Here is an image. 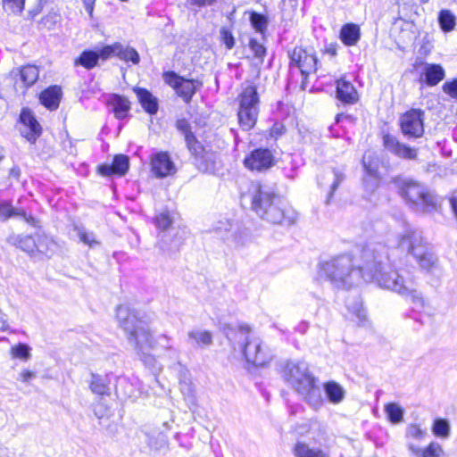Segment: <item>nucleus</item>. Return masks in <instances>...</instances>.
<instances>
[{"instance_id":"0e129e2a","label":"nucleus","mask_w":457,"mask_h":457,"mask_svg":"<svg viewBox=\"0 0 457 457\" xmlns=\"http://www.w3.org/2000/svg\"><path fill=\"white\" fill-rule=\"evenodd\" d=\"M216 0H192V3L197 6L212 5Z\"/></svg>"},{"instance_id":"423d86ee","label":"nucleus","mask_w":457,"mask_h":457,"mask_svg":"<svg viewBox=\"0 0 457 457\" xmlns=\"http://www.w3.org/2000/svg\"><path fill=\"white\" fill-rule=\"evenodd\" d=\"M398 188L401 196L415 212L432 213L441 208L439 197L422 184L411 179H403L399 182Z\"/></svg>"},{"instance_id":"e2e57ef3","label":"nucleus","mask_w":457,"mask_h":457,"mask_svg":"<svg viewBox=\"0 0 457 457\" xmlns=\"http://www.w3.org/2000/svg\"><path fill=\"white\" fill-rule=\"evenodd\" d=\"M82 1L84 4V6H85V10L89 14V16H92L93 11H94L95 0H82Z\"/></svg>"},{"instance_id":"69168bd1","label":"nucleus","mask_w":457,"mask_h":457,"mask_svg":"<svg viewBox=\"0 0 457 457\" xmlns=\"http://www.w3.org/2000/svg\"><path fill=\"white\" fill-rule=\"evenodd\" d=\"M9 328V325H8V322H7V320L5 319V317L4 315H0V330L2 331H5L7 330Z\"/></svg>"},{"instance_id":"6e6552de","label":"nucleus","mask_w":457,"mask_h":457,"mask_svg":"<svg viewBox=\"0 0 457 457\" xmlns=\"http://www.w3.org/2000/svg\"><path fill=\"white\" fill-rule=\"evenodd\" d=\"M259 96L255 86L245 87L239 95V109L237 112L240 127L244 130L252 129L259 114Z\"/></svg>"},{"instance_id":"dca6fc26","label":"nucleus","mask_w":457,"mask_h":457,"mask_svg":"<svg viewBox=\"0 0 457 457\" xmlns=\"http://www.w3.org/2000/svg\"><path fill=\"white\" fill-rule=\"evenodd\" d=\"M383 144L386 150L400 158L414 160L417 157L416 148H411L405 144L399 142L397 138L392 135H384Z\"/></svg>"},{"instance_id":"4c0bfd02","label":"nucleus","mask_w":457,"mask_h":457,"mask_svg":"<svg viewBox=\"0 0 457 457\" xmlns=\"http://www.w3.org/2000/svg\"><path fill=\"white\" fill-rule=\"evenodd\" d=\"M21 81L26 87L32 86L38 79L39 72L36 66L27 65L23 66L20 71Z\"/></svg>"},{"instance_id":"680f3d73","label":"nucleus","mask_w":457,"mask_h":457,"mask_svg":"<svg viewBox=\"0 0 457 457\" xmlns=\"http://www.w3.org/2000/svg\"><path fill=\"white\" fill-rule=\"evenodd\" d=\"M128 384H129V382L127 381V379H126L125 378H117V386H116V387H115V393H116V395H117L118 396H119V395H122L123 396H126V395H127V394H126V393H122V392H120V390L119 386H123V385H128Z\"/></svg>"},{"instance_id":"f3484780","label":"nucleus","mask_w":457,"mask_h":457,"mask_svg":"<svg viewBox=\"0 0 457 457\" xmlns=\"http://www.w3.org/2000/svg\"><path fill=\"white\" fill-rule=\"evenodd\" d=\"M129 167V157L124 154L115 155L112 164L104 163L98 166V172L104 177L113 174L123 176L127 173Z\"/></svg>"},{"instance_id":"f8f14e48","label":"nucleus","mask_w":457,"mask_h":457,"mask_svg":"<svg viewBox=\"0 0 457 457\" xmlns=\"http://www.w3.org/2000/svg\"><path fill=\"white\" fill-rule=\"evenodd\" d=\"M195 152L188 150L194 156V163L198 170L204 173L213 174L220 164L219 154L210 149L204 148L199 142V148L195 146Z\"/></svg>"},{"instance_id":"13d9d810","label":"nucleus","mask_w":457,"mask_h":457,"mask_svg":"<svg viewBox=\"0 0 457 457\" xmlns=\"http://www.w3.org/2000/svg\"><path fill=\"white\" fill-rule=\"evenodd\" d=\"M449 203L454 218L457 220V191L452 193V195L449 197Z\"/></svg>"},{"instance_id":"4468645a","label":"nucleus","mask_w":457,"mask_h":457,"mask_svg":"<svg viewBox=\"0 0 457 457\" xmlns=\"http://www.w3.org/2000/svg\"><path fill=\"white\" fill-rule=\"evenodd\" d=\"M245 167L252 170L262 171L270 168L274 163V157L267 148H259L251 153L244 161Z\"/></svg>"},{"instance_id":"f03ea898","label":"nucleus","mask_w":457,"mask_h":457,"mask_svg":"<svg viewBox=\"0 0 457 457\" xmlns=\"http://www.w3.org/2000/svg\"><path fill=\"white\" fill-rule=\"evenodd\" d=\"M116 318L120 327L125 332L129 343L136 353L154 350L159 341H165L166 343L170 341V337L164 334L155 338L150 330L147 321L145 320V316L128 305H119L117 307ZM162 346L170 351L176 358L179 357L177 349L169 344H165Z\"/></svg>"},{"instance_id":"052dcab7","label":"nucleus","mask_w":457,"mask_h":457,"mask_svg":"<svg viewBox=\"0 0 457 457\" xmlns=\"http://www.w3.org/2000/svg\"><path fill=\"white\" fill-rule=\"evenodd\" d=\"M21 379L22 382H29V379L33 378L36 377V373L33 372V371H30V370H23L21 373Z\"/></svg>"},{"instance_id":"09e8293b","label":"nucleus","mask_w":457,"mask_h":457,"mask_svg":"<svg viewBox=\"0 0 457 457\" xmlns=\"http://www.w3.org/2000/svg\"><path fill=\"white\" fill-rule=\"evenodd\" d=\"M17 211L9 202L0 201V220H6L12 216H16Z\"/></svg>"},{"instance_id":"58836bf2","label":"nucleus","mask_w":457,"mask_h":457,"mask_svg":"<svg viewBox=\"0 0 457 457\" xmlns=\"http://www.w3.org/2000/svg\"><path fill=\"white\" fill-rule=\"evenodd\" d=\"M385 412L390 422L394 424L400 423L403 420L404 411L398 403H389L386 404Z\"/></svg>"},{"instance_id":"de8ad7c7","label":"nucleus","mask_w":457,"mask_h":457,"mask_svg":"<svg viewBox=\"0 0 457 457\" xmlns=\"http://www.w3.org/2000/svg\"><path fill=\"white\" fill-rule=\"evenodd\" d=\"M333 174H334V180L331 184L330 191L328 194L326 204H329L331 198L333 197L335 191L337 190L338 186L341 184V182L345 179V175L340 170H333Z\"/></svg>"},{"instance_id":"0eeeda50","label":"nucleus","mask_w":457,"mask_h":457,"mask_svg":"<svg viewBox=\"0 0 457 457\" xmlns=\"http://www.w3.org/2000/svg\"><path fill=\"white\" fill-rule=\"evenodd\" d=\"M398 248L403 252L411 254L420 268L431 271L437 266V258L428 250L422 234L417 229H408L400 236L397 243Z\"/></svg>"},{"instance_id":"774afa93","label":"nucleus","mask_w":457,"mask_h":457,"mask_svg":"<svg viewBox=\"0 0 457 457\" xmlns=\"http://www.w3.org/2000/svg\"><path fill=\"white\" fill-rule=\"evenodd\" d=\"M349 115H345L343 113H339L336 116V122H340L343 119H350Z\"/></svg>"},{"instance_id":"473e14b6","label":"nucleus","mask_w":457,"mask_h":457,"mask_svg":"<svg viewBox=\"0 0 457 457\" xmlns=\"http://www.w3.org/2000/svg\"><path fill=\"white\" fill-rule=\"evenodd\" d=\"M55 243L45 235L36 237V253L50 257L54 252Z\"/></svg>"},{"instance_id":"a211bd4d","label":"nucleus","mask_w":457,"mask_h":457,"mask_svg":"<svg viewBox=\"0 0 457 457\" xmlns=\"http://www.w3.org/2000/svg\"><path fill=\"white\" fill-rule=\"evenodd\" d=\"M337 98L346 104H353L358 101V93L353 85L344 79L337 80Z\"/></svg>"},{"instance_id":"393cba45","label":"nucleus","mask_w":457,"mask_h":457,"mask_svg":"<svg viewBox=\"0 0 457 457\" xmlns=\"http://www.w3.org/2000/svg\"><path fill=\"white\" fill-rule=\"evenodd\" d=\"M109 104L112 107L114 116L119 120L126 118L130 109L129 101L120 95H112L109 99Z\"/></svg>"},{"instance_id":"7c9ffc66","label":"nucleus","mask_w":457,"mask_h":457,"mask_svg":"<svg viewBox=\"0 0 457 457\" xmlns=\"http://www.w3.org/2000/svg\"><path fill=\"white\" fill-rule=\"evenodd\" d=\"M409 449L417 457H440L443 453L441 445L435 442L429 444V445L424 450L410 444Z\"/></svg>"},{"instance_id":"c85d7f7f","label":"nucleus","mask_w":457,"mask_h":457,"mask_svg":"<svg viewBox=\"0 0 457 457\" xmlns=\"http://www.w3.org/2000/svg\"><path fill=\"white\" fill-rule=\"evenodd\" d=\"M324 391L328 401L333 404L340 403L345 398V389L335 381H328L325 383Z\"/></svg>"},{"instance_id":"412c9836","label":"nucleus","mask_w":457,"mask_h":457,"mask_svg":"<svg viewBox=\"0 0 457 457\" xmlns=\"http://www.w3.org/2000/svg\"><path fill=\"white\" fill-rule=\"evenodd\" d=\"M21 121L24 127L29 129V132L25 134V137L29 141H35L37 137L41 134V126L29 110H22L21 116Z\"/></svg>"},{"instance_id":"20e7f679","label":"nucleus","mask_w":457,"mask_h":457,"mask_svg":"<svg viewBox=\"0 0 457 457\" xmlns=\"http://www.w3.org/2000/svg\"><path fill=\"white\" fill-rule=\"evenodd\" d=\"M282 377L310 407L319 410L323 405L324 400L318 379L310 371L305 361H287Z\"/></svg>"},{"instance_id":"ddd939ff","label":"nucleus","mask_w":457,"mask_h":457,"mask_svg":"<svg viewBox=\"0 0 457 457\" xmlns=\"http://www.w3.org/2000/svg\"><path fill=\"white\" fill-rule=\"evenodd\" d=\"M151 170L158 179L172 176L177 172V168L170 154L165 151L156 152L151 156Z\"/></svg>"},{"instance_id":"cd10ccee","label":"nucleus","mask_w":457,"mask_h":457,"mask_svg":"<svg viewBox=\"0 0 457 457\" xmlns=\"http://www.w3.org/2000/svg\"><path fill=\"white\" fill-rule=\"evenodd\" d=\"M187 343L193 346H207L212 343V335L207 330L194 329L187 333Z\"/></svg>"},{"instance_id":"a19ab883","label":"nucleus","mask_w":457,"mask_h":457,"mask_svg":"<svg viewBox=\"0 0 457 457\" xmlns=\"http://www.w3.org/2000/svg\"><path fill=\"white\" fill-rule=\"evenodd\" d=\"M432 431L436 436L447 437L450 432L449 422L444 419H436L434 421Z\"/></svg>"},{"instance_id":"5fc2aeb1","label":"nucleus","mask_w":457,"mask_h":457,"mask_svg":"<svg viewBox=\"0 0 457 457\" xmlns=\"http://www.w3.org/2000/svg\"><path fill=\"white\" fill-rule=\"evenodd\" d=\"M155 224L159 228L166 229L171 224V219L167 212H162L155 218Z\"/></svg>"},{"instance_id":"bb28decb","label":"nucleus","mask_w":457,"mask_h":457,"mask_svg":"<svg viewBox=\"0 0 457 457\" xmlns=\"http://www.w3.org/2000/svg\"><path fill=\"white\" fill-rule=\"evenodd\" d=\"M292 452L295 457H329L323 450L320 448H311L308 444L297 441Z\"/></svg>"},{"instance_id":"2eb2a0df","label":"nucleus","mask_w":457,"mask_h":457,"mask_svg":"<svg viewBox=\"0 0 457 457\" xmlns=\"http://www.w3.org/2000/svg\"><path fill=\"white\" fill-rule=\"evenodd\" d=\"M362 165L367 173L363 180L364 186L367 189L373 191L379 182L378 158L371 153H365L362 157Z\"/></svg>"},{"instance_id":"6ab92c4d","label":"nucleus","mask_w":457,"mask_h":457,"mask_svg":"<svg viewBox=\"0 0 457 457\" xmlns=\"http://www.w3.org/2000/svg\"><path fill=\"white\" fill-rule=\"evenodd\" d=\"M62 88L59 86H51L39 95L40 103L47 109L53 111L59 107L62 98Z\"/></svg>"},{"instance_id":"f257e3e1","label":"nucleus","mask_w":457,"mask_h":457,"mask_svg":"<svg viewBox=\"0 0 457 457\" xmlns=\"http://www.w3.org/2000/svg\"><path fill=\"white\" fill-rule=\"evenodd\" d=\"M361 263L356 265L349 253L339 254L319 265V277L337 288H351L361 280L375 282L379 287L410 297L416 307H423L424 298L415 288L412 278H404L393 270L387 247L381 243L366 245L361 253Z\"/></svg>"},{"instance_id":"9b49d317","label":"nucleus","mask_w":457,"mask_h":457,"mask_svg":"<svg viewBox=\"0 0 457 457\" xmlns=\"http://www.w3.org/2000/svg\"><path fill=\"white\" fill-rule=\"evenodd\" d=\"M399 122L403 135L408 139L419 138L423 136L424 112L420 109L407 111L400 117Z\"/></svg>"},{"instance_id":"a18cd8bd","label":"nucleus","mask_w":457,"mask_h":457,"mask_svg":"<svg viewBox=\"0 0 457 457\" xmlns=\"http://www.w3.org/2000/svg\"><path fill=\"white\" fill-rule=\"evenodd\" d=\"M180 391L186 399L193 405H195V388L191 382V380H183L179 382Z\"/></svg>"},{"instance_id":"37998d69","label":"nucleus","mask_w":457,"mask_h":457,"mask_svg":"<svg viewBox=\"0 0 457 457\" xmlns=\"http://www.w3.org/2000/svg\"><path fill=\"white\" fill-rule=\"evenodd\" d=\"M151 350H145L142 353H137L139 359L142 361V362L149 368L154 372L160 371L161 367H159L157 364V361L155 357L150 353Z\"/></svg>"},{"instance_id":"49530a36","label":"nucleus","mask_w":457,"mask_h":457,"mask_svg":"<svg viewBox=\"0 0 457 457\" xmlns=\"http://www.w3.org/2000/svg\"><path fill=\"white\" fill-rule=\"evenodd\" d=\"M249 47L253 53L254 57L259 59L260 62L262 63L263 57L266 54V48L263 45L259 43L256 39L251 38L249 41Z\"/></svg>"},{"instance_id":"c03bdc74","label":"nucleus","mask_w":457,"mask_h":457,"mask_svg":"<svg viewBox=\"0 0 457 457\" xmlns=\"http://www.w3.org/2000/svg\"><path fill=\"white\" fill-rule=\"evenodd\" d=\"M5 12L20 14L24 9L25 0H2Z\"/></svg>"},{"instance_id":"603ef678","label":"nucleus","mask_w":457,"mask_h":457,"mask_svg":"<svg viewBox=\"0 0 457 457\" xmlns=\"http://www.w3.org/2000/svg\"><path fill=\"white\" fill-rule=\"evenodd\" d=\"M220 38H221L222 43L226 46V47L228 49H232L234 47L235 38H234L232 33L226 28H221Z\"/></svg>"},{"instance_id":"bf43d9fd","label":"nucleus","mask_w":457,"mask_h":457,"mask_svg":"<svg viewBox=\"0 0 457 457\" xmlns=\"http://www.w3.org/2000/svg\"><path fill=\"white\" fill-rule=\"evenodd\" d=\"M16 216H21L26 222H28L29 224H31L32 226H36L37 225L36 219L33 216H31V215H27V213L24 212H18L17 211Z\"/></svg>"},{"instance_id":"5701e85b","label":"nucleus","mask_w":457,"mask_h":457,"mask_svg":"<svg viewBox=\"0 0 457 457\" xmlns=\"http://www.w3.org/2000/svg\"><path fill=\"white\" fill-rule=\"evenodd\" d=\"M111 377L106 375L103 377L98 374H91V380L89 382V388L93 394L97 395H111Z\"/></svg>"},{"instance_id":"b1692460","label":"nucleus","mask_w":457,"mask_h":457,"mask_svg":"<svg viewBox=\"0 0 457 457\" xmlns=\"http://www.w3.org/2000/svg\"><path fill=\"white\" fill-rule=\"evenodd\" d=\"M177 129L184 135L187 148L195 152V146L199 148V141L191 130V125L186 119H179L176 122Z\"/></svg>"},{"instance_id":"79ce46f5","label":"nucleus","mask_w":457,"mask_h":457,"mask_svg":"<svg viewBox=\"0 0 457 457\" xmlns=\"http://www.w3.org/2000/svg\"><path fill=\"white\" fill-rule=\"evenodd\" d=\"M11 354L13 358L28 361L31 357L30 347L26 344L19 343L11 348Z\"/></svg>"},{"instance_id":"aec40b11","label":"nucleus","mask_w":457,"mask_h":457,"mask_svg":"<svg viewBox=\"0 0 457 457\" xmlns=\"http://www.w3.org/2000/svg\"><path fill=\"white\" fill-rule=\"evenodd\" d=\"M134 92L136 93L142 108L147 113L153 115L158 112V100L150 91L142 87H135Z\"/></svg>"},{"instance_id":"9d476101","label":"nucleus","mask_w":457,"mask_h":457,"mask_svg":"<svg viewBox=\"0 0 457 457\" xmlns=\"http://www.w3.org/2000/svg\"><path fill=\"white\" fill-rule=\"evenodd\" d=\"M288 57L290 68H297L304 77L317 71L318 58L312 49L295 46L288 51Z\"/></svg>"},{"instance_id":"3c124183","label":"nucleus","mask_w":457,"mask_h":457,"mask_svg":"<svg viewBox=\"0 0 457 457\" xmlns=\"http://www.w3.org/2000/svg\"><path fill=\"white\" fill-rule=\"evenodd\" d=\"M426 432L417 424H411L406 430V436L414 439L420 440L424 437Z\"/></svg>"},{"instance_id":"4be33fe9","label":"nucleus","mask_w":457,"mask_h":457,"mask_svg":"<svg viewBox=\"0 0 457 457\" xmlns=\"http://www.w3.org/2000/svg\"><path fill=\"white\" fill-rule=\"evenodd\" d=\"M424 81L428 86L437 85L445 77V71L440 64L425 63L423 70Z\"/></svg>"},{"instance_id":"c9c22d12","label":"nucleus","mask_w":457,"mask_h":457,"mask_svg":"<svg viewBox=\"0 0 457 457\" xmlns=\"http://www.w3.org/2000/svg\"><path fill=\"white\" fill-rule=\"evenodd\" d=\"M116 56L125 62L130 61L133 64H137L140 61L139 54L135 48L124 46L120 43H117Z\"/></svg>"},{"instance_id":"2f4dec72","label":"nucleus","mask_w":457,"mask_h":457,"mask_svg":"<svg viewBox=\"0 0 457 457\" xmlns=\"http://www.w3.org/2000/svg\"><path fill=\"white\" fill-rule=\"evenodd\" d=\"M98 63V55L96 51L85 50L75 60V66H82L87 70H91L96 67Z\"/></svg>"},{"instance_id":"ea45409f","label":"nucleus","mask_w":457,"mask_h":457,"mask_svg":"<svg viewBox=\"0 0 457 457\" xmlns=\"http://www.w3.org/2000/svg\"><path fill=\"white\" fill-rule=\"evenodd\" d=\"M250 21L253 28L259 33L264 34L267 29L268 19L266 16L253 12L250 16Z\"/></svg>"},{"instance_id":"6e6d98bb","label":"nucleus","mask_w":457,"mask_h":457,"mask_svg":"<svg viewBox=\"0 0 457 457\" xmlns=\"http://www.w3.org/2000/svg\"><path fill=\"white\" fill-rule=\"evenodd\" d=\"M173 369L178 372L179 374V382L183 381V380H190L189 378V370L184 366L182 365L180 362H178L176 363L174 366H173Z\"/></svg>"},{"instance_id":"a878e982","label":"nucleus","mask_w":457,"mask_h":457,"mask_svg":"<svg viewBox=\"0 0 457 457\" xmlns=\"http://www.w3.org/2000/svg\"><path fill=\"white\" fill-rule=\"evenodd\" d=\"M360 37V28L354 23H347L340 30V38L345 46H355Z\"/></svg>"},{"instance_id":"72a5a7b5","label":"nucleus","mask_w":457,"mask_h":457,"mask_svg":"<svg viewBox=\"0 0 457 457\" xmlns=\"http://www.w3.org/2000/svg\"><path fill=\"white\" fill-rule=\"evenodd\" d=\"M74 229L77 232L79 241L88 247L95 248L101 245L95 232L88 231L84 227H75Z\"/></svg>"},{"instance_id":"8fccbe9b","label":"nucleus","mask_w":457,"mask_h":457,"mask_svg":"<svg viewBox=\"0 0 457 457\" xmlns=\"http://www.w3.org/2000/svg\"><path fill=\"white\" fill-rule=\"evenodd\" d=\"M117 52V43L110 46H105L101 48L99 51H96V54L98 55V60H107L112 56H116Z\"/></svg>"},{"instance_id":"1a4fd4ad","label":"nucleus","mask_w":457,"mask_h":457,"mask_svg":"<svg viewBox=\"0 0 457 457\" xmlns=\"http://www.w3.org/2000/svg\"><path fill=\"white\" fill-rule=\"evenodd\" d=\"M165 82L174 88L177 95L188 104L195 93L203 86L199 79H187L179 76L174 71H167L163 74Z\"/></svg>"},{"instance_id":"e433bc0d","label":"nucleus","mask_w":457,"mask_h":457,"mask_svg":"<svg viewBox=\"0 0 457 457\" xmlns=\"http://www.w3.org/2000/svg\"><path fill=\"white\" fill-rule=\"evenodd\" d=\"M440 28L445 32H450L454 29L456 18L449 10H442L438 15Z\"/></svg>"},{"instance_id":"7ed1b4c3","label":"nucleus","mask_w":457,"mask_h":457,"mask_svg":"<svg viewBox=\"0 0 457 457\" xmlns=\"http://www.w3.org/2000/svg\"><path fill=\"white\" fill-rule=\"evenodd\" d=\"M251 207L261 219L272 224L289 227L298 218L297 212L280 195L260 183L252 185Z\"/></svg>"},{"instance_id":"864d4df0","label":"nucleus","mask_w":457,"mask_h":457,"mask_svg":"<svg viewBox=\"0 0 457 457\" xmlns=\"http://www.w3.org/2000/svg\"><path fill=\"white\" fill-rule=\"evenodd\" d=\"M443 91L447 94L450 97L457 100V79L451 81H446L443 87Z\"/></svg>"},{"instance_id":"338daca9","label":"nucleus","mask_w":457,"mask_h":457,"mask_svg":"<svg viewBox=\"0 0 457 457\" xmlns=\"http://www.w3.org/2000/svg\"><path fill=\"white\" fill-rule=\"evenodd\" d=\"M326 53L329 54L332 56L337 54V47L335 45H329L326 47Z\"/></svg>"},{"instance_id":"4d7b16f0","label":"nucleus","mask_w":457,"mask_h":457,"mask_svg":"<svg viewBox=\"0 0 457 457\" xmlns=\"http://www.w3.org/2000/svg\"><path fill=\"white\" fill-rule=\"evenodd\" d=\"M220 224L222 226H219L217 228V229L220 231H221V230L228 231V232L231 231L232 232L231 236H234V230L236 231L238 228V225L237 223H231L228 220H227L226 223L220 222Z\"/></svg>"},{"instance_id":"f704fd0d","label":"nucleus","mask_w":457,"mask_h":457,"mask_svg":"<svg viewBox=\"0 0 457 457\" xmlns=\"http://www.w3.org/2000/svg\"><path fill=\"white\" fill-rule=\"evenodd\" d=\"M12 243L30 255L36 253V238L30 236H16L12 237Z\"/></svg>"},{"instance_id":"39448f33","label":"nucleus","mask_w":457,"mask_h":457,"mask_svg":"<svg viewBox=\"0 0 457 457\" xmlns=\"http://www.w3.org/2000/svg\"><path fill=\"white\" fill-rule=\"evenodd\" d=\"M251 328L241 324L237 328H228L227 337L238 345L245 360L255 366H264L272 360V353L259 337L251 336Z\"/></svg>"},{"instance_id":"c756f323","label":"nucleus","mask_w":457,"mask_h":457,"mask_svg":"<svg viewBox=\"0 0 457 457\" xmlns=\"http://www.w3.org/2000/svg\"><path fill=\"white\" fill-rule=\"evenodd\" d=\"M346 307L350 312L355 315L359 324L364 325L365 321H367V315L360 296L348 297L346 299Z\"/></svg>"}]
</instances>
